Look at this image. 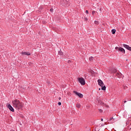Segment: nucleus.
Instances as JSON below:
<instances>
[{"mask_svg": "<svg viewBox=\"0 0 131 131\" xmlns=\"http://www.w3.org/2000/svg\"><path fill=\"white\" fill-rule=\"evenodd\" d=\"M58 54L60 55V56H63V53L61 51H60L59 52H58Z\"/></svg>", "mask_w": 131, "mask_h": 131, "instance_id": "obj_14", "label": "nucleus"}, {"mask_svg": "<svg viewBox=\"0 0 131 131\" xmlns=\"http://www.w3.org/2000/svg\"><path fill=\"white\" fill-rule=\"evenodd\" d=\"M61 103L60 102H59L58 103V105L59 106H61Z\"/></svg>", "mask_w": 131, "mask_h": 131, "instance_id": "obj_18", "label": "nucleus"}, {"mask_svg": "<svg viewBox=\"0 0 131 131\" xmlns=\"http://www.w3.org/2000/svg\"><path fill=\"white\" fill-rule=\"evenodd\" d=\"M12 105L16 110H20V109H22V103L20 102V101L18 99H14L12 101Z\"/></svg>", "mask_w": 131, "mask_h": 131, "instance_id": "obj_1", "label": "nucleus"}, {"mask_svg": "<svg viewBox=\"0 0 131 131\" xmlns=\"http://www.w3.org/2000/svg\"><path fill=\"white\" fill-rule=\"evenodd\" d=\"M78 81L81 85H84L85 84V80L82 77H79L78 78Z\"/></svg>", "mask_w": 131, "mask_h": 131, "instance_id": "obj_3", "label": "nucleus"}, {"mask_svg": "<svg viewBox=\"0 0 131 131\" xmlns=\"http://www.w3.org/2000/svg\"><path fill=\"white\" fill-rule=\"evenodd\" d=\"M98 82L99 85H100L101 87L102 91H106V86L104 85V83L103 82V81L101 79L98 80Z\"/></svg>", "mask_w": 131, "mask_h": 131, "instance_id": "obj_2", "label": "nucleus"}, {"mask_svg": "<svg viewBox=\"0 0 131 131\" xmlns=\"http://www.w3.org/2000/svg\"><path fill=\"white\" fill-rule=\"evenodd\" d=\"M95 24L98 25V24H99V21H97V20H95Z\"/></svg>", "mask_w": 131, "mask_h": 131, "instance_id": "obj_16", "label": "nucleus"}, {"mask_svg": "<svg viewBox=\"0 0 131 131\" xmlns=\"http://www.w3.org/2000/svg\"><path fill=\"white\" fill-rule=\"evenodd\" d=\"M85 13H86V14H89V11L86 10Z\"/></svg>", "mask_w": 131, "mask_h": 131, "instance_id": "obj_23", "label": "nucleus"}, {"mask_svg": "<svg viewBox=\"0 0 131 131\" xmlns=\"http://www.w3.org/2000/svg\"><path fill=\"white\" fill-rule=\"evenodd\" d=\"M116 76H118V77H120L119 76H120V73H118L116 74Z\"/></svg>", "mask_w": 131, "mask_h": 131, "instance_id": "obj_15", "label": "nucleus"}, {"mask_svg": "<svg viewBox=\"0 0 131 131\" xmlns=\"http://www.w3.org/2000/svg\"><path fill=\"white\" fill-rule=\"evenodd\" d=\"M93 58H94V57H90V58H89V60H90V61H91V60H92V59H93Z\"/></svg>", "mask_w": 131, "mask_h": 131, "instance_id": "obj_20", "label": "nucleus"}, {"mask_svg": "<svg viewBox=\"0 0 131 131\" xmlns=\"http://www.w3.org/2000/svg\"><path fill=\"white\" fill-rule=\"evenodd\" d=\"M119 48H118V47H115V50H118Z\"/></svg>", "mask_w": 131, "mask_h": 131, "instance_id": "obj_22", "label": "nucleus"}, {"mask_svg": "<svg viewBox=\"0 0 131 131\" xmlns=\"http://www.w3.org/2000/svg\"><path fill=\"white\" fill-rule=\"evenodd\" d=\"M101 121H103V119H101Z\"/></svg>", "mask_w": 131, "mask_h": 131, "instance_id": "obj_28", "label": "nucleus"}, {"mask_svg": "<svg viewBox=\"0 0 131 131\" xmlns=\"http://www.w3.org/2000/svg\"><path fill=\"white\" fill-rule=\"evenodd\" d=\"M100 90H101V88H99V91H100Z\"/></svg>", "mask_w": 131, "mask_h": 131, "instance_id": "obj_27", "label": "nucleus"}, {"mask_svg": "<svg viewBox=\"0 0 131 131\" xmlns=\"http://www.w3.org/2000/svg\"><path fill=\"white\" fill-rule=\"evenodd\" d=\"M118 51L119 52H121L123 54H125V50H124V49L121 47L118 48Z\"/></svg>", "mask_w": 131, "mask_h": 131, "instance_id": "obj_7", "label": "nucleus"}, {"mask_svg": "<svg viewBox=\"0 0 131 131\" xmlns=\"http://www.w3.org/2000/svg\"><path fill=\"white\" fill-rule=\"evenodd\" d=\"M58 100H61V97H59Z\"/></svg>", "mask_w": 131, "mask_h": 131, "instance_id": "obj_25", "label": "nucleus"}, {"mask_svg": "<svg viewBox=\"0 0 131 131\" xmlns=\"http://www.w3.org/2000/svg\"><path fill=\"white\" fill-rule=\"evenodd\" d=\"M123 47H124V48H125V49L128 50V51H131V47H129V46H128L126 44H123Z\"/></svg>", "mask_w": 131, "mask_h": 131, "instance_id": "obj_6", "label": "nucleus"}, {"mask_svg": "<svg viewBox=\"0 0 131 131\" xmlns=\"http://www.w3.org/2000/svg\"><path fill=\"white\" fill-rule=\"evenodd\" d=\"M64 2V4H66V5H68V4H69V0H65Z\"/></svg>", "mask_w": 131, "mask_h": 131, "instance_id": "obj_13", "label": "nucleus"}, {"mask_svg": "<svg viewBox=\"0 0 131 131\" xmlns=\"http://www.w3.org/2000/svg\"><path fill=\"white\" fill-rule=\"evenodd\" d=\"M124 103H126V100L124 101Z\"/></svg>", "mask_w": 131, "mask_h": 131, "instance_id": "obj_26", "label": "nucleus"}, {"mask_svg": "<svg viewBox=\"0 0 131 131\" xmlns=\"http://www.w3.org/2000/svg\"><path fill=\"white\" fill-rule=\"evenodd\" d=\"M116 32V29H113L112 30V33L113 34H115Z\"/></svg>", "mask_w": 131, "mask_h": 131, "instance_id": "obj_11", "label": "nucleus"}, {"mask_svg": "<svg viewBox=\"0 0 131 131\" xmlns=\"http://www.w3.org/2000/svg\"><path fill=\"white\" fill-rule=\"evenodd\" d=\"M7 108L9 109L11 112H15V110H14V108L12 107V105H11L10 104H7Z\"/></svg>", "mask_w": 131, "mask_h": 131, "instance_id": "obj_4", "label": "nucleus"}, {"mask_svg": "<svg viewBox=\"0 0 131 131\" xmlns=\"http://www.w3.org/2000/svg\"><path fill=\"white\" fill-rule=\"evenodd\" d=\"M85 20H86V21H88V18L85 17Z\"/></svg>", "mask_w": 131, "mask_h": 131, "instance_id": "obj_24", "label": "nucleus"}, {"mask_svg": "<svg viewBox=\"0 0 131 131\" xmlns=\"http://www.w3.org/2000/svg\"><path fill=\"white\" fill-rule=\"evenodd\" d=\"M53 11H54V9H53V8H51L50 9V12H53Z\"/></svg>", "mask_w": 131, "mask_h": 131, "instance_id": "obj_21", "label": "nucleus"}, {"mask_svg": "<svg viewBox=\"0 0 131 131\" xmlns=\"http://www.w3.org/2000/svg\"><path fill=\"white\" fill-rule=\"evenodd\" d=\"M22 55H26L27 56H30L31 54L29 52H23Z\"/></svg>", "mask_w": 131, "mask_h": 131, "instance_id": "obj_9", "label": "nucleus"}, {"mask_svg": "<svg viewBox=\"0 0 131 131\" xmlns=\"http://www.w3.org/2000/svg\"><path fill=\"white\" fill-rule=\"evenodd\" d=\"M81 105L79 103H77L76 105V106L77 108H80L81 107Z\"/></svg>", "mask_w": 131, "mask_h": 131, "instance_id": "obj_12", "label": "nucleus"}, {"mask_svg": "<svg viewBox=\"0 0 131 131\" xmlns=\"http://www.w3.org/2000/svg\"><path fill=\"white\" fill-rule=\"evenodd\" d=\"M99 112H100V113H102V112H103V110H101V109H99Z\"/></svg>", "mask_w": 131, "mask_h": 131, "instance_id": "obj_17", "label": "nucleus"}, {"mask_svg": "<svg viewBox=\"0 0 131 131\" xmlns=\"http://www.w3.org/2000/svg\"><path fill=\"white\" fill-rule=\"evenodd\" d=\"M74 93L75 94V95L78 96L79 98H83V95H82V94L78 93L76 91H74Z\"/></svg>", "mask_w": 131, "mask_h": 131, "instance_id": "obj_5", "label": "nucleus"}, {"mask_svg": "<svg viewBox=\"0 0 131 131\" xmlns=\"http://www.w3.org/2000/svg\"><path fill=\"white\" fill-rule=\"evenodd\" d=\"M95 13H96V11H92V14L93 15H94L95 14Z\"/></svg>", "mask_w": 131, "mask_h": 131, "instance_id": "obj_19", "label": "nucleus"}, {"mask_svg": "<svg viewBox=\"0 0 131 131\" xmlns=\"http://www.w3.org/2000/svg\"><path fill=\"white\" fill-rule=\"evenodd\" d=\"M116 121V120H115V119L113 118H111L110 119V122H111V123H114V122H115Z\"/></svg>", "mask_w": 131, "mask_h": 131, "instance_id": "obj_8", "label": "nucleus"}, {"mask_svg": "<svg viewBox=\"0 0 131 131\" xmlns=\"http://www.w3.org/2000/svg\"><path fill=\"white\" fill-rule=\"evenodd\" d=\"M117 71V70H116V68H113L112 69V71L111 72L113 73H116V72Z\"/></svg>", "mask_w": 131, "mask_h": 131, "instance_id": "obj_10", "label": "nucleus"}]
</instances>
